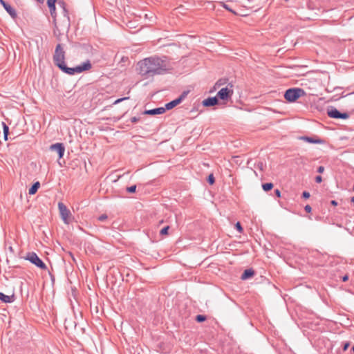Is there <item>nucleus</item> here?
I'll return each instance as SVG.
<instances>
[{"instance_id": "f257e3e1", "label": "nucleus", "mask_w": 354, "mask_h": 354, "mask_svg": "<svg viewBox=\"0 0 354 354\" xmlns=\"http://www.w3.org/2000/svg\"><path fill=\"white\" fill-rule=\"evenodd\" d=\"M139 73L142 76L151 77L162 75L169 70L167 57H151L138 62Z\"/></svg>"}, {"instance_id": "f03ea898", "label": "nucleus", "mask_w": 354, "mask_h": 354, "mask_svg": "<svg viewBox=\"0 0 354 354\" xmlns=\"http://www.w3.org/2000/svg\"><path fill=\"white\" fill-rule=\"evenodd\" d=\"M59 65L60 66L58 68L64 73L70 75H75V73H81L84 71H88L92 68V65L89 60H86L82 65L73 68L68 67L65 63L63 64H60Z\"/></svg>"}, {"instance_id": "7ed1b4c3", "label": "nucleus", "mask_w": 354, "mask_h": 354, "mask_svg": "<svg viewBox=\"0 0 354 354\" xmlns=\"http://www.w3.org/2000/svg\"><path fill=\"white\" fill-rule=\"evenodd\" d=\"M305 94L306 93L303 88H291L286 91L283 96L286 101L289 102H294L300 97L305 95Z\"/></svg>"}, {"instance_id": "20e7f679", "label": "nucleus", "mask_w": 354, "mask_h": 354, "mask_svg": "<svg viewBox=\"0 0 354 354\" xmlns=\"http://www.w3.org/2000/svg\"><path fill=\"white\" fill-rule=\"evenodd\" d=\"M26 260L29 261L30 263L34 264L37 268L46 270H47L46 265L44 263V261L37 256V254L34 252H28L26 256L24 257Z\"/></svg>"}, {"instance_id": "39448f33", "label": "nucleus", "mask_w": 354, "mask_h": 354, "mask_svg": "<svg viewBox=\"0 0 354 354\" xmlns=\"http://www.w3.org/2000/svg\"><path fill=\"white\" fill-rule=\"evenodd\" d=\"M53 62L57 67L60 66V64H63L65 63V51L60 44H58L55 48L53 55Z\"/></svg>"}, {"instance_id": "423d86ee", "label": "nucleus", "mask_w": 354, "mask_h": 354, "mask_svg": "<svg viewBox=\"0 0 354 354\" xmlns=\"http://www.w3.org/2000/svg\"><path fill=\"white\" fill-rule=\"evenodd\" d=\"M58 209L59 212L60 216L65 224L70 223V218L71 217V211L67 208V207L62 203H58Z\"/></svg>"}, {"instance_id": "0eeeda50", "label": "nucleus", "mask_w": 354, "mask_h": 354, "mask_svg": "<svg viewBox=\"0 0 354 354\" xmlns=\"http://www.w3.org/2000/svg\"><path fill=\"white\" fill-rule=\"evenodd\" d=\"M232 84H229L227 86L222 88L216 94V97L221 100H227L231 98L233 95V89L232 88Z\"/></svg>"}, {"instance_id": "6e6552de", "label": "nucleus", "mask_w": 354, "mask_h": 354, "mask_svg": "<svg viewBox=\"0 0 354 354\" xmlns=\"http://www.w3.org/2000/svg\"><path fill=\"white\" fill-rule=\"evenodd\" d=\"M327 114L329 118L334 119H343L346 120L349 118V114L348 113H341L336 108L333 106H330L327 109Z\"/></svg>"}, {"instance_id": "1a4fd4ad", "label": "nucleus", "mask_w": 354, "mask_h": 354, "mask_svg": "<svg viewBox=\"0 0 354 354\" xmlns=\"http://www.w3.org/2000/svg\"><path fill=\"white\" fill-rule=\"evenodd\" d=\"M187 93L184 91L178 98L167 103L165 104V110H170L173 108H174L175 106H176L178 104H179L180 103L182 102V101L185 99V97H186Z\"/></svg>"}, {"instance_id": "9d476101", "label": "nucleus", "mask_w": 354, "mask_h": 354, "mask_svg": "<svg viewBox=\"0 0 354 354\" xmlns=\"http://www.w3.org/2000/svg\"><path fill=\"white\" fill-rule=\"evenodd\" d=\"M50 150L57 152L58 158L61 159L64 156L65 147L62 143H55L50 146Z\"/></svg>"}, {"instance_id": "9b49d317", "label": "nucleus", "mask_w": 354, "mask_h": 354, "mask_svg": "<svg viewBox=\"0 0 354 354\" xmlns=\"http://www.w3.org/2000/svg\"><path fill=\"white\" fill-rule=\"evenodd\" d=\"M56 2H57V0H47V5H48V7L50 10V15L53 19L54 26L57 28V21H56L57 12H56V7H55Z\"/></svg>"}, {"instance_id": "f8f14e48", "label": "nucleus", "mask_w": 354, "mask_h": 354, "mask_svg": "<svg viewBox=\"0 0 354 354\" xmlns=\"http://www.w3.org/2000/svg\"><path fill=\"white\" fill-rule=\"evenodd\" d=\"M299 140L307 142L311 144H324L325 141L319 138L317 136H313L312 137L304 136L299 137Z\"/></svg>"}, {"instance_id": "ddd939ff", "label": "nucleus", "mask_w": 354, "mask_h": 354, "mask_svg": "<svg viewBox=\"0 0 354 354\" xmlns=\"http://www.w3.org/2000/svg\"><path fill=\"white\" fill-rule=\"evenodd\" d=\"M0 3L12 18L15 19L17 17V15L16 10L10 5L7 3L4 0H0Z\"/></svg>"}, {"instance_id": "4468645a", "label": "nucleus", "mask_w": 354, "mask_h": 354, "mask_svg": "<svg viewBox=\"0 0 354 354\" xmlns=\"http://www.w3.org/2000/svg\"><path fill=\"white\" fill-rule=\"evenodd\" d=\"M218 104V100L216 96L215 97H209L207 99H205L202 102V104L204 106L209 107L213 106Z\"/></svg>"}, {"instance_id": "2eb2a0df", "label": "nucleus", "mask_w": 354, "mask_h": 354, "mask_svg": "<svg viewBox=\"0 0 354 354\" xmlns=\"http://www.w3.org/2000/svg\"><path fill=\"white\" fill-rule=\"evenodd\" d=\"M165 112V108L158 107V108H155V109H150V110H146L144 111V114L155 115L162 114Z\"/></svg>"}, {"instance_id": "dca6fc26", "label": "nucleus", "mask_w": 354, "mask_h": 354, "mask_svg": "<svg viewBox=\"0 0 354 354\" xmlns=\"http://www.w3.org/2000/svg\"><path fill=\"white\" fill-rule=\"evenodd\" d=\"M255 274V272L252 268L246 269L242 273L241 279L242 280H247L253 277Z\"/></svg>"}, {"instance_id": "f3484780", "label": "nucleus", "mask_w": 354, "mask_h": 354, "mask_svg": "<svg viewBox=\"0 0 354 354\" xmlns=\"http://www.w3.org/2000/svg\"><path fill=\"white\" fill-rule=\"evenodd\" d=\"M15 299V296L14 294H12L10 296L6 295L3 292H0V300L6 304L8 303H12Z\"/></svg>"}, {"instance_id": "a211bd4d", "label": "nucleus", "mask_w": 354, "mask_h": 354, "mask_svg": "<svg viewBox=\"0 0 354 354\" xmlns=\"http://www.w3.org/2000/svg\"><path fill=\"white\" fill-rule=\"evenodd\" d=\"M40 187V183L39 181H37L32 184V185L30 187V188L28 190V194L30 195H34L37 193V190Z\"/></svg>"}, {"instance_id": "6ab92c4d", "label": "nucleus", "mask_w": 354, "mask_h": 354, "mask_svg": "<svg viewBox=\"0 0 354 354\" xmlns=\"http://www.w3.org/2000/svg\"><path fill=\"white\" fill-rule=\"evenodd\" d=\"M273 187H274V185L272 183H263L262 185V189L265 192H268V191L271 190L273 188Z\"/></svg>"}, {"instance_id": "aec40b11", "label": "nucleus", "mask_w": 354, "mask_h": 354, "mask_svg": "<svg viewBox=\"0 0 354 354\" xmlns=\"http://www.w3.org/2000/svg\"><path fill=\"white\" fill-rule=\"evenodd\" d=\"M207 319V317L205 315H198L196 316L195 317V320L198 322V323H201V322H205V320Z\"/></svg>"}, {"instance_id": "412c9836", "label": "nucleus", "mask_w": 354, "mask_h": 354, "mask_svg": "<svg viewBox=\"0 0 354 354\" xmlns=\"http://www.w3.org/2000/svg\"><path fill=\"white\" fill-rule=\"evenodd\" d=\"M207 180L209 185H213L215 183V178L213 174H210L208 176Z\"/></svg>"}, {"instance_id": "4be33fe9", "label": "nucleus", "mask_w": 354, "mask_h": 354, "mask_svg": "<svg viewBox=\"0 0 354 354\" xmlns=\"http://www.w3.org/2000/svg\"><path fill=\"white\" fill-rule=\"evenodd\" d=\"M62 12H63L64 17H66L67 21L69 22L70 21L69 13H68V10L66 8V7L62 9Z\"/></svg>"}, {"instance_id": "5701e85b", "label": "nucleus", "mask_w": 354, "mask_h": 354, "mask_svg": "<svg viewBox=\"0 0 354 354\" xmlns=\"http://www.w3.org/2000/svg\"><path fill=\"white\" fill-rule=\"evenodd\" d=\"M3 130V134H9V127L4 122H1Z\"/></svg>"}, {"instance_id": "b1692460", "label": "nucleus", "mask_w": 354, "mask_h": 354, "mask_svg": "<svg viewBox=\"0 0 354 354\" xmlns=\"http://www.w3.org/2000/svg\"><path fill=\"white\" fill-rule=\"evenodd\" d=\"M169 229V226L167 225L164 227L160 231V235H167L168 234V230Z\"/></svg>"}, {"instance_id": "393cba45", "label": "nucleus", "mask_w": 354, "mask_h": 354, "mask_svg": "<svg viewBox=\"0 0 354 354\" xmlns=\"http://www.w3.org/2000/svg\"><path fill=\"white\" fill-rule=\"evenodd\" d=\"M136 191V185L127 187V192L135 193Z\"/></svg>"}, {"instance_id": "a878e982", "label": "nucleus", "mask_w": 354, "mask_h": 354, "mask_svg": "<svg viewBox=\"0 0 354 354\" xmlns=\"http://www.w3.org/2000/svg\"><path fill=\"white\" fill-rule=\"evenodd\" d=\"M235 229L239 231V232L240 233H242L243 231V229L240 223V222H237L236 224H235Z\"/></svg>"}, {"instance_id": "bb28decb", "label": "nucleus", "mask_w": 354, "mask_h": 354, "mask_svg": "<svg viewBox=\"0 0 354 354\" xmlns=\"http://www.w3.org/2000/svg\"><path fill=\"white\" fill-rule=\"evenodd\" d=\"M350 346V342H345L343 343L342 350L344 351H346L348 347Z\"/></svg>"}, {"instance_id": "cd10ccee", "label": "nucleus", "mask_w": 354, "mask_h": 354, "mask_svg": "<svg viewBox=\"0 0 354 354\" xmlns=\"http://www.w3.org/2000/svg\"><path fill=\"white\" fill-rule=\"evenodd\" d=\"M107 218H108L107 215H106V214H103L100 215V216L98 217V220H99L100 221H102H102H104L105 220H106V219H107Z\"/></svg>"}, {"instance_id": "c85d7f7f", "label": "nucleus", "mask_w": 354, "mask_h": 354, "mask_svg": "<svg viewBox=\"0 0 354 354\" xmlns=\"http://www.w3.org/2000/svg\"><path fill=\"white\" fill-rule=\"evenodd\" d=\"M129 97H122V98H119L118 100H116L115 102H114V104H118L124 100H128Z\"/></svg>"}, {"instance_id": "c756f323", "label": "nucleus", "mask_w": 354, "mask_h": 354, "mask_svg": "<svg viewBox=\"0 0 354 354\" xmlns=\"http://www.w3.org/2000/svg\"><path fill=\"white\" fill-rule=\"evenodd\" d=\"M58 5L63 9L66 7V4L63 0H60L58 1Z\"/></svg>"}, {"instance_id": "7c9ffc66", "label": "nucleus", "mask_w": 354, "mask_h": 354, "mask_svg": "<svg viewBox=\"0 0 354 354\" xmlns=\"http://www.w3.org/2000/svg\"><path fill=\"white\" fill-rule=\"evenodd\" d=\"M310 193L308 192H306V191H304L303 193H302V197L305 199H307L310 197Z\"/></svg>"}, {"instance_id": "2f4dec72", "label": "nucleus", "mask_w": 354, "mask_h": 354, "mask_svg": "<svg viewBox=\"0 0 354 354\" xmlns=\"http://www.w3.org/2000/svg\"><path fill=\"white\" fill-rule=\"evenodd\" d=\"M82 47L87 51L93 49L92 46L88 44H84Z\"/></svg>"}, {"instance_id": "473e14b6", "label": "nucleus", "mask_w": 354, "mask_h": 354, "mask_svg": "<svg viewBox=\"0 0 354 354\" xmlns=\"http://www.w3.org/2000/svg\"><path fill=\"white\" fill-rule=\"evenodd\" d=\"M324 166H319L318 167L317 171L318 173L322 174L324 171Z\"/></svg>"}, {"instance_id": "72a5a7b5", "label": "nucleus", "mask_w": 354, "mask_h": 354, "mask_svg": "<svg viewBox=\"0 0 354 354\" xmlns=\"http://www.w3.org/2000/svg\"><path fill=\"white\" fill-rule=\"evenodd\" d=\"M315 182L317 183H320L322 182V177L321 176H317L315 177Z\"/></svg>"}, {"instance_id": "f704fd0d", "label": "nucleus", "mask_w": 354, "mask_h": 354, "mask_svg": "<svg viewBox=\"0 0 354 354\" xmlns=\"http://www.w3.org/2000/svg\"><path fill=\"white\" fill-rule=\"evenodd\" d=\"M274 195L277 198H280L281 197V191L278 189H274Z\"/></svg>"}, {"instance_id": "c9c22d12", "label": "nucleus", "mask_w": 354, "mask_h": 354, "mask_svg": "<svg viewBox=\"0 0 354 354\" xmlns=\"http://www.w3.org/2000/svg\"><path fill=\"white\" fill-rule=\"evenodd\" d=\"M140 120V118H138V117H132L131 118V122L132 123H136L137 122H138Z\"/></svg>"}, {"instance_id": "e433bc0d", "label": "nucleus", "mask_w": 354, "mask_h": 354, "mask_svg": "<svg viewBox=\"0 0 354 354\" xmlns=\"http://www.w3.org/2000/svg\"><path fill=\"white\" fill-rule=\"evenodd\" d=\"M304 209L306 212L310 213L312 210V208L309 205H306L304 207Z\"/></svg>"}, {"instance_id": "4c0bfd02", "label": "nucleus", "mask_w": 354, "mask_h": 354, "mask_svg": "<svg viewBox=\"0 0 354 354\" xmlns=\"http://www.w3.org/2000/svg\"><path fill=\"white\" fill-rule=\"evenodd\" d=\"M348 280V274H347L342 277V281L344 282H346Z\"/></svg>"}, {"instance_id": "58836bf2", "label": "nucleus", "mask_w": 354, "mask_h": 354, "mask_svg": "<svg viewBox=\"0 0 354 354\" xmlns=\"http://www.w3.org/2000/svg\"><path fill=\"white\" fill-rule=\"evenodd\" d=\"M223 7L226 10L232 12V10L228 7V6L224 3H223Z\"/></svg>"}, {"instance_id": "ea45409f", "label": "nucleus", "mask_w": 354, "mask_h": 354, "mask_svg": "<svg viewBox=\"0 0 354 354\" xmlns=\"http://www.w3.org/2000/svg\"><path fill=\"white\" fill-rule=\"evenodd\" d=\"M330 204L333 206H337L338 205V203L335 200H332L330 201Z\"/></svg>"}, {"instance_id": "a19ab883", "label": "nucleus", "mask_w": 354, "mask_h": 354, "mask_svg": "<svg viewBox=\"0 0 354 354\" xmlns=\"http://www.w3.org/2000/svg\"><path fill=\"white\" fill-rule=\"evenodd\" d=\"M8 135H9V134H6H6H3V137H4V140H8Z\"/></svg>"}, {"instance_id": "79ce46f5", "label": "nucleus", "mask_w": 354, "mask_h": 354, "mask_svg": "<svg viewBox=\"0 0 354 354\" xmlns=\"http://www.w3.org/2000/svg\"><path fill=\"white\" fill-rule=\"evenodd\" d=\"M55 29L54 30V33H55V35H56L57 33H58V31H57V27L56 28V27L55 26Z\"/></svg>"}, {"instance_id": "37998d69", "label": "nucleus", "mask_w": 354, "mask_h": 354, "mask_svg": "<svg viewBox=\"0 0 354 354\" xmlns=\"http://www.w3.org/2000/svg\"><path fill=\"white\" fill-rule=\"evenodd\" d=\"M351 201L353 203L354 205V196H353L351 199Z\"/></svg>"}, {"instance_id": "c03bdc74", "label": "nucleus", "mask_w": 354, "mask_h": 354, "mask_svg": "<svg viewBox=\"0 0 354 354\" xmlns=\"http://www.w3.org/2000/svg\"><path fill=\"white\" fill-rule=\"evenodd\" d=\"M39 3H43L44 0H37Z\"/></svg>"}, {"instance_id": "a18cd8bd", "label": "nucleus", "mask_w": 354, "mask_h": 354, "mask_svg": "<svg viewBox=\"0 0 354 354\" xmlns=\"http://www.w3.org/2000/svg\"><path fill=\"white\" fill-rule=\"evenodd\" d=\"M351 351L354 353V346L351 348Z\"/></svg>"}, {"instance_id": "49530a36", "label": "nucleus", "mask_w": 354, "mask_h": 354, "mask_svg": "<svg viewBox=\"0 0 354 354\" xmlns=\"http://www.w3.org/2000/svg\"><path fill=\"white\" fill-rule=\"evenodd\" d=\"M216 85L220 86L221 84H219V82H216Z\"/></svg>"}, {"instance_id": "de8ad7c7", "label": "nucleus", "mask_w": 354, "mask_h": 354, "mask_svg": "<svg viewBox=\"0 0 354 354\" xmlns=\"http://www.w3.org/2000/svg\"><path fill=\"white\" fill-rule=\"evenodd\" d=\"M0 49H1V50H3V48H0Z\"/></svg>"}]
</instances>
